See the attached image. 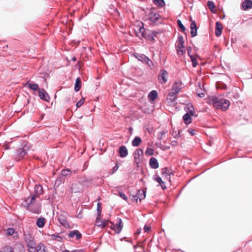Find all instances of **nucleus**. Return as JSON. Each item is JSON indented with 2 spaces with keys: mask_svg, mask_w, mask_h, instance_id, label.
Masks as SVG:
<instances>
[{
  "mask_svg": "<svg viewBox=\"0 0 252 252\" xmlns=\"http://www.w3.org/2000/svg\"><path fill=\"white\" fill-rule=\"evenodd\" d=\"M37 246H31L28 247V252H37V249H36Z\"/></svg>",
  "mask_w": 252,
  "mask_h": 252,
  "instance_id": "obj_41",
  "label": "nucleus"
},
{
  "mask_svg": "<svg viewBox=\"0 0 252 252\" xmlns=\"http://www.w3.org/2000/svg\"><path fill=\"white\" fill-rule=\"evenodd\" d=\"M140 233V230H137V231L136 232L137 234H139Z\"/></svg>",
  "mask_w": 252,
  "mask_h": 252,
  "instance_id": "obj_61",
  "label": "nucleus"
},
{
  "mask_svg": "<svg viewBox=\"0 0 252 252\" xmlns=\"http://www.w3.org/2000/svg\"><path fill=\"white\" fill-rule=\"evenodd\" d=\"M242 6L244 10L250 9L252 7V2L250 0H245L242 2Z\"/></svg>",
  "mask_w": 252,
  "mask_h": 252,
  "instance_id": "obj_21",
  "label": "nucleus"
},
{
  "mask_svg": "<svg viewBox=\"0 0 252 252\" xmlns=\"http://www.w3.org/2000/svg\"><path fill=\"white\" fill-rule=\"evenodd\" d=\"M97 216L98 217L100 216L101 212V207L100 203H97Z\"/></svg>",
  "mask_w": 252,
  "mask_h": 252,
  "instance_id": "obj_43",
  "label": "nucleus"
},
{
  "mask_svg": "<svg viewBox=\"0 0 252 252\" xmlns=\"http://www.w3.org/2000/svg\"><path fill=\"white\" fill-rule=\"evenodd\" d=\"M158 97V93L156 91H152L148 94L149 98L152 101L155 100Z\"/></svg>",
  "mask_w": 252,
  "mask_h": 252,
  "instance_id": "obj_26",
  "label": "nucleus"
},
{
  "mask_svg": "<svg viewBox=\"0 0 252 252\" xmlns=\"http://www.w3.org/2000/svg\"><path fill=\"white\" fill-rule=\"evenodd\" d=\"M153 1L158 6L162 7L165 5L164 0H153Z\"/></svg>",
  "mask_w": 252,
  "mask_h": 252,
  "instance_id": "obj_32",
  "label": "nucleus"
},
{
  "mask_svg": "<svg viewBox=\"0 0 252 252\" xmlns=\"http://www.w3.org/2000/svg\"><path fill=\"white\" fill-rule=\"evenodd\" d=\"M117 223L113 225V230L118 234L120 233L122 231L123 225L122 223V220L121 219L118 218L117 219Z\"/></svg>",
  "mask_w": 252,
  "mask_h": 252,
  "instance_id": "obj_10",
  "label": "nucleus"
},
{
  "mask_svg": "<svg viewBox=\"0 0 252 252\" xmlns=\"http://www.w3.org/2000/svg\"><path fill=\"white\" fill-rule=\"evenodd\" d=\"M210 103L217 109L226 111L230 106V103L228 100L221 98L215 96H212L209 100Z\"/></svg>",
  "mask_w": 252,
  "mask_h": 252,
  "instance_id": "obj_3",
  "label": "nucleus"
},
{
  "mask_svg": "<svg viewBox=\"0 0 252 252\" xmlns=\"http://www.w3.org/2000/svg\"><path fill=\"white\" fill-rule=\"evenodd\" d=\"M207 5H208V7L209 8V9H210V10L212 12H214V9L215 7L214 3L213 1L209 0L207 2Z\"/></svg>",
  "mask_w": 252,
  "mask_h": 252,
  "instance_id": "obj_34",
  "label": "nucleus"
},
{
  "mask_svg": "<svg viewBox=\"0 0 252 252\" xmlns=\"http://www.w3.org/2000/svg\"><path fill=\"white\" fill-rule=\"evenodd\" d=\"M15 232V229L13 228H9L7 229V234L9 236L12 235Z\"/></svg>",
  "mask_w": 252,
  "mask_h": 252,
  "instance_id": "obj_40",
  "label": "nucleus"
},
{
  "mask_svg": "<svg viewBox=\"0 0 252 252\" xmlns=\"http://www.w3.org/2000/svg\"><path fill=\"white\" fill-rule=\"evenodd\" d=\"M119 168V166L118 164H116L114 167L113 168V171L112 172V174H113L114 172H115L116 171L118 170Z\"/></svg>",
  "mask_w": 252,
  "mask_h": 252,
  "instance_id": "obj_52",
  "label": "nucleus"
},
{
  "mask_svg": "<svg viewBox=\"0 0 252 252\" xmlns=\"http://www.w3.org/2000/svg\"><path fill=\"white\" fill-rule=\"evenodd\" d=\"M43 190L42 187L40 185H36L34 187V194L31 197H29L26 201L27 203V207L31 212L39 214L40 213V207L39 204H34L36 197L43 193Z\"/></svg>",
  "mask_w": 252,
  "mask_h": 252,
  "instance_id": "obj_1",
  "label": "nucleus"
},
{
  "mask_svg": "<svg viewBox=\"0 0 252 252\" xmlns=\"http://www.w3.org/2000/svg\"><path fill=\"white\" fill-rule=\"evenodd\" d=\"M177 23L178 26L181 29L182 31L183 32H185L186 28L184 27V26L183 25V24L182 23V22L181 21V20H178L177 21Z\"/></svg>",
  "mask_w": 252,
  "mask_h": 252,
  "instance_id": "obj_37",
  "label": "nucleus"
},
{
  "mask_svg": "<svg viewBox=\"0 0 252 252\" xmlns=\"http://www.w3.org/2000/svg\"><path fill=\"white\" fill-rule=\"evenodd\" d=\"M68 237L70 238L75 237L76 240H78L82 237V234L78 230H75L70 231L68 234Z\"/></svg>",
  "mask_w": 252,
  "mask_h": 252,
  "instance_id": "obj_13",
  "label": "nucleus"
},
{
  "mask_svg": "<svg viewBox=\"0 0 252 252\" xmlns=\"http://www.w3.org/2000/svg\"><path fill=\"white\" fill-rule=\"evenodd\" d=\"M188 132L189 133H190L191 135H194L195 134V130L193 129H189Z\"/></svg>",
  "mask_w": 252,
  "mask_h": 252,
  "instance_id": "obj_51",
  "label": "nucleus"
},
{
  "mask_svg": "<svg viewBox=\"0 0 252 252\" xmlns=\"http://www.w3.org/2000/svg\"><path fill=\"white\" fill-rule=\"evenodd\" d=\"M147 61L145 63L149 66L151 67L152 66H153L154 64L152 61L150 60L149 58L146 59Z\"/></svg>",
  "mask_w": 252,
  "mask_h": 252,
  "instance_id": "obj_46",
  "label": "nucleus"
},
{
  "mask_svg": "<svg viewBox=\"0 0 252 252\" xmlns=\"http://www.w3.org/2000/svg\"><path fill=\"white\" fill-rule=\"evenodd\" d=\"M25 241L28 247L36 245L33 238L30 234L25 235Z\"/></svg>",
  "mask_w": 252,
  "mask_h": 252,
  "instance_id": "obj_11",
  "label": "nucleus"
},
{
  "mask_svg": "<svg viewBox=\"0 0 252 252\" xmlns=\"http://www.w3.org/2000/svg\"><path fill=\"white\" fill-rule=\"evenodd\" d=\"M71 173V171L70 169H66L64 170H63L62 171V175L63 176H67L68 175H70Z\"/></svg>",
  "mask_w": 252,
  "mask_h": 252,
  "instance_id": "obj_35",
  "label": "nucleus"
},
{
  "mask_svg": "<svg viewBox=\"0 0 252 252\" xmlns=\"http://www.w3.org/2000/svg\"><path fill=\"white\" fill-rule=\"evenodd\" d=\"M136 194L140 201L144 199L146 197V192L143 189L138 190Z\"/></svg>",
  "mask_w": 252,
  "mask_h": 252,
  "instance_id": "obj_25",
  "label": "nucleus"
},
{
  "mask_svg": "<svg viewBox=\"0 0 252 252\" xmlns=\"http://www.w3.org/2000/svg\"><path fill=\"white\" fill-rule=\"evenodd\" d=\"M119 196L122 198H123V199H124L126 201H127V197H126V196L125 194V193H123V192H120L119 193Z\"/></svg>",
  "mask_w": 252,
  "mask_h": 252,
  "instance_id": "obj_45",
  "label": "nucleus"
},
{
  "mask_svg": "<svg viewBox=\"0 0 252 252\" xmlns=\"http://www.w3.org/2000/svg\"><path fill=\"white\" fill-rule=\"evenodd\" d=\"M146 154L147 155H153V150L151 148H147L145 152Z\"/></svg>",
  "mask_w": 252,
  "mask_h": 252,
  "instance_id": "obj_44",
  "label": "nucleus"
},
{
  "mask_svg": "<svg viewBox=\"0 0 252 252\" xmlns=\"http://www.w3.org/2000/svg\"><path fill=\"white\" fill-rule=\"evenodd\" d=\"M0 252H23V249L21 246L15 247L13 249L10 246H5L1 249Z\"/></svg>",
  "mask_w": 252,
  "mask_h": 252,
  "instance_id": "obj_8",
  "label": "nucleus"
},
{
  "mask_svg": "<svg viewBox=\"0 0 252 252\" xmlns=\"http://www.w3.org/2000/svg\"><path fill=\"white\" fill-rule=\"evenodd\" d=\"M166 132L165 131H161L158 134V138L160 140L162 139L163 138V136L165 134Z\"/></svg>",
  "mask_w": 252,
  "mask_h": 252,
  "instance_id": "obj_48",
  "label": "nucleus"
},
{
  "mask_svg": "<svg viewBox=\"0 0 252 252\" xmlns=\"http://www.w3.org/2000/svg\"><path fill=\"white\" fill-rule=\"evenodd\" d=\"M222 26L221 23L217 22L216 23L215 34L217 36H220L221 34Z\"/></svg>",
  "mask_w": 252,
  "mask_h": 252,
  "instance_id": "obj_18",
  "label": "nucleus"
},
{
  "mask_svg": "<svg viewBox=\"0 0 252 252\" xmlns=\"http://www.w3.org/2000/svg\"><path fill=\"white\" fill-rule=\"evenodd\" d=\"M177 52L179 55H183L185 53V50H184V48H177Z\"/></svg>",
  "mask_w": 252,
  "mask_h": 252,
  "instance_id": "obj_49",
  "label": "nucleus"
},
{
  "mask_svg": "<svg viewBox=\"0 0 252 252\" xmlns=\"http://www.w3.org/2000/svg\"><path fill=\"white\" fill-rule=\"evenodd\" d=\"M136 35L141 38L143 37L148 40L152 41L154 40L155 34L152 31L146 30L144 27L143 22L137 21L134 29Z\"/></svg>",
  "mask_w": 252,
  "mask_h": 252,
  "instance_id": "obj_2",
  "label": "nucleus"
},
{
  "mask_svg": "<svg viewBox=\"0 0 252 252\" xmlns=\"http://www.w3.org/2000/svg\"><path fill=\"white\" fill-rule=\"evenodd\" d=\"M52 238L59 242H61L63 240L62 237L58 234H54L52 235Z\"/></svg>",
  "mask_w": 252,
  "mask_h": 252,
  "instance_id": "obj_36",
  "label": "nucleus"
},
{
  "mask_svg": "<svg viewBox=\"0 0 252 252\" xmlns=\"http://www.w3.org/2000/svg\"><path fill=\"white\" fill-rule=\"evenodd\" d=\"M143 154V151L141 149H136L133 153V158L137 164L141 161Z\"/></svg>",
  "mask_w": 252,
  "mask_h": 252,
  "instance_id": "obj_9",
  "label": "nucleus"
},
{
  "mask_svg": "<svg viewBox=\"0 0 252 252\" xmlns=\"http://www.w3.org/2000/svg\"><path fill=\"white\" fill-rule=\"evenodd\" d=\"M132 200H134V201H135L136 202H137V201L139 199L137 197V194L136 195H133L132 196V198H131Z\"/></svg>",
  "mask_w": 252,
  "mask_h": 252,
  "instance_id": "obj_54",
  "label": "nucleus"
},
{
  "mask_svg": "<svg viewBox=\"0 0 252 252\" xmlns=\"http://www.w3.org/2000/svg\"><path fill=\"white\" fill-rule=\"evenodd\" d=\"M156 181H157L158 183H159V184H160L161 185H162L161 184H162V183H163V182L162 181L161 178L160 177H157V178L156 179ZM162 186V187L163 188V186Z\"/></svg>",
  "mask_w": 252,
  "mask_h": 252,
  "instance_id": "obj_50",
  "label": "nucleus"
},
{
  "mask_svg": "<svg viewBox=\"0 0 252 252\" xmlns=\"http://www.w3.org/2000/svg\"><path fill=\"white\" fill-rule=\"evenodd\" d=\"M9 146H8V145H6V146H5V149H9Z\"/></svg>",
  "mask_w": 252,
  "mask_h": 252,
  "instance_id": "obj_62",
  "label": "nucleus"
},
{
  "mask_svg": "<svg viewBox=\"0 0 252 252\" xmlns=\"http://www.w3.org/2000/svg\"><path fill=\"white\" fill-rule=\"evenodd\" d=\"M190 33L192 37H194L197 35V29L196 23L194 21H192L190 24Z\"/></svg>",
  "mask_w": 252,
  "mask_h": 252,
  "instance_id": "obj_15",
  "label": "nucleus"
},
{
  "mask_svg": "<svg viewBox=\"0 0 252 252\" xmlns=\"http://www.w3.org/2000/svg\"><path fill=\"white\" fill-rule=\"evenodd\" d=\"M177 144V141H173L172 142V143H171V145H173V146H175Z\"/></svg>",
  "mask_w": 252,
  "mask_h": 252,
  "instance_id": "obj_57",
  "label": "nucleus"
},
{
  "mask_svg": "<svg viewBox=\"0 0 252 252\" xmlns=\"http://www.w3.org/2000/svg\"><path fill=\"white\" fill-rule=\"evenodd\" d=\"M177 48H184V40L182 36L180 35L178 36V40L177 42Z\"/></svg>",
  "mask_w": 252,
  "mask_h": 252,
  "instance_id": "obj_23",
  "label": "nucleus"
},
{
  "mask_svg": "<svg viewBox=\"0 0 252 252\" xmlns=\"http://www.w3.org/2000/svg\"><path fill=\"white\" fill-rule=\"evenodd\" d=\"M173 136L175 138H178L179 137V132H178V133L173 134Z\"/></svg>",
  "mask_w": 252,
  "mask_h": 252,
  "instance_id": "obj_56",
  "label": "nucleus"
},
{
  "mask_svg": "<svg viewBox=\"0 0 252 252\" xmlns=\"http://www.w3.org/2000/svg\"><path fill=\"white\" fill-rule=\"evenodd\" d=\"M71 252H84L82 250H74Z\"/></svg>",
  "mask_w": 252,
  "mask_h": 252,
  "instance_id": "obj_58",
  "label": "nucleus"
},
{
  "mask_svg": "<svg viewBox=\"0 0 252 252\" xmlns=\"http://www.w3.org/2000/svg\"><path fill=\"white\" fill-rule=\"evenodd\" d=\"M177 94V93L173 91L170 93L168 94V96H169V99L171 100V101H174L176 97Z\"/></svg>",
  "mask_w": 252,
  "mask_h": 252,
  "instance_id": "obj_33",
  "label": "nucleus"
},
{
  "mask_svg": "<svg viewBox=\"0 0 252 252\" xmlns=\"http://www.w3.org/2000/svg\"><path fill=\"white\" fill-rule=\"evenodd\" d=\"M63 252H69L68 250H65Z\"/></svg>",
  "mask_w": 252,
  "mask_h": 252,
  "instance_id": "obj_63",
  "label": "nucleus"
},
{
  "mask_svg": "<svg viewBox=\"0 0 252 252\" xmlns=\"http://www.w3.org/2000/svg\"><path fill=\"white\" fill-rule=\"evenodd\" d=\"M119 153L121 158H125L128 155V151L126 147L125 146H122L119 148Z\"/></svg>",
  "mask_w": 252,
  "mask_h": 252,
  "instance_id": "obj_16",
  "label": "nucleus"
},
{
  "mask_svg": "<svg viewBox=\"0 0 252 252\" xmlns=\"http://www.w3.org/2000/svg\"><path fill=\"white\" fill-rule=\"evenodd\" d=\"M188 109H189V111L188 113H189L190 115V116H193L194 115V108L192 105H190V106H189Z\"/></svg>",
  "mask_w": 252,
  "mask_h": 252,
  "instance_id": "obj_39",
  "label": "nucleus"
},
{
  "mask_svg": "<svg viewBox=\"0 0 252 252\" xmlns=\"http://www.w3.org/2000/svg\"><path fill=\"white\" fill-rule=\"evenodd\" d=\"M135 57L140 61L142 62V63H146L147 61L146 59H148L149 58L147 57L146 56H145L144 54H137L135 56Z\"/></svg>",
  "mask_w": 252,
  "mask_h": 252,
  "instance_id": "obj_29",
  "label": "nucleus"
},
{
  "mask_svg": "<svg viewBox=\"0 0 252 252\" xmlns=\"http://www.w3.org/2000/svg\"><path fill=\"white\" fill-rule=\"evenodd\" d=\"M68 214L66 212H62L58 215V220L60 223L65 228H70V224L67 221Z\"/></svg>",
  "mask_w": 252,
  "mask_h": 252,
  "instance_id": "obj_5",
  "label": "nucleus"
},
{
  "mask_svg": "<svg viewBox=\"0 0 252 252\" xmlns=\"http://www.w3.org/2000/svg\"><path fill=\"white\" fill-rule=\"evenodd\" d=\"M182 85V83L180 81L175 82L172 87V91L178 94L181 89Z\"/></svg>",
  "mask_w": 252,
  "mask_h": 252,
  "instance_id": "obj_17",
  "label": "nucleus"
},
{
  "mask_svg": "<svg viewBox=\"0 0 252 252\" xmlns=\"http://www.w3.org/2000/svg\"><path fill=\"white\" fill-rule=\"evenodd\" d=\"M183 119L186 124H189L191 123V118L189 113L185 114L183 116Z\"/></svg>",
  "mask_w": 252,
  "mask_h": 252,
  "instance_id": "obj_31",
  "label": "nucleus"
},
{
  "mask_svg": "<svg viewBox=\"0 0 252 252\" xmlns=\"http://www.w3.org/2000/svg\"><path fill=\"white\" fill-rule=\"evenodd\" d=\"M142 142V140L139 137H135L132 141V145L134 147L138 146Z\"/></svg>",
  "mask_w": 252,
  "mask_h": 252,
  "instance_id": "obj_27",
  "label": "nucleus"
},
{
  "mask_svg": "<svg viewBox=\"0 0 252 252\" xmlns=\"http://www.w3.org/2000/svg\"><path fill=\"white\" fill-rule=\"evenodd\" d=\"M151 226L149 225H145L144 227V230L145 232L148 233L151 230Z\"/></svg>",
  "mask_w": 252,
  "mask_h": 252,
  "instance_id": "obj_47",
  "label": "nucleus"
},
{
  "mask_svg": "<svg viewBox=\"0 0 252 252\" xmlns=\"http://www.w3.org/2000/svg\"><path fill=\"white\" fill-rule=\"evenodd\" d=\"M108 222V221L106 220H102L100 219V217H98L97 216V217L96 219V223L95 225L97 226H98L100 228H104L106 226L107 223Z\"/></svg>",
  "mask_w": 252,
  "mask_h": 252,
  "instance_id": "obj_14",
  "label": "nucleus"
},
{
  "mask_svg": "<svg viewBox=\"0 0 252 252\" xmlns=\"http://www.w3.org/2000/svg\"><path fill=\"white\" fill-rule=\"evenodd\" d=\"M37 252H47L45 246L42 244L39 243L36 246Z\"/></svg>",
  "mask_w": 252,
  "mask_h": 252,
  "instance_id": "obj_28",
  "label": "nucleus"
},
{
  "mask_svg": "<svg viewBox=\"0 0 252 252\" xmlns=\"http://www.w3.org/2000/svg\"><path fill=\"white\" fill-rule=\"evenodd\" d=\"M26 86L29 87L30 89L33 90V91H38V85L37 84L35 83H32L30 82H28L26 85Z\"/></svg>",
  "mask_w": 252,
  "mask_h": 252,
  "instance_id": "obj_24",
  "label": "nucleus"
},
{
  "mask_svg": "<svg viewBox=\"0 0 252 252\" xmlns=\"http://www.w3.org/2000/svg\"><path fill=\"white\" fill-rule=\"evenodd\" d=\"M166 174V172L165 171H163L162 175H163L164 174Z\"/></svg>",
  "mask_w": 252,
  "mask_h": 252,
  "instance_id": "obj_60",
  "label": "nucleus"
},
{
  "mask_svg": "<svg viewBox=\"0 0 252 252\" xmlns=\"http://www.w3.org/2000/svg\"><path fill=\"white\" fill-rule=\"evenodd\" d=\"M190 58L192 62V64L193 67H195L197 64V60H196L195 57H194V56H190Z\"/></svg>",
  "mask_w": 252,
  "mask_h": 252,
  "instance_id": "obj_38",
  "label": "nucleus"
},
{
  "mask_svg": "<svg viewBox=\"0 0 252 252\" xmlns=\"http://www.w3.org/2000/svg\"><path fill=\"white\" fill-rule=\"evenodd\" d=\"M150 165L153 169H157L158 167V163L157 159L155 158H151L150 159Z\"/></svg>",
  "mask_w": 252,
  "mask_h": 252,
  "instance_id": "obj_20",
  "label": "nucleus"
},
{
  "mask_svg": "<svg viewBox=\"0 0 252 252\" xmlns=\"http://www.w3.org/2000/svg\"><path fill=\"white\" fill-rule=\"evenodd\" d=\"M84 102H85L84 98L81 99L79 101H78L77 102V103H76V107L77 108L80 107V106H81L83 104Z\"/></svg>",
  "mask_w": 252,
  "mask_h": 252,
  "instance_id": "obj_42",
  "label": "nucleus"
},
{
  "mask_svg": "<svg viewBox=\"0 0 252 252\" xmlns=\"http://www.w3.org/2000/svg\"><path fill=\"white\" fill-rule=\"evenodd\" d=\"M81 81L80 78H77L76 79L75 86H74V90L75 92H78L80 90L81 88Z\"/></svg>",
  "mask_w": 252,
  "mask_h": 252,
  "instance_id": "obj_30",
  "label": "nucleus"
},
{
  "mask_svg": "<svg viewBox=\"0 0 252 252\" xmlns=\"http://www.w3.org/2000/svg\"><path fill=\"white\" fill-rule=\"evenodd\" d=\"M73 61H75V60H76L75 58H73Z\"/></svg>",
  "mask_w": 252,
  "mask_h": 252,
  "instance_id": "obj_64",
  "label": "nucleus"
},
{
  "mask_svg": "<svg viewBox=\"0 0 252 252\" xmlns=\"http://www.w3.org/2000/svg\"><path fill=\"white\" fill-rule=\"evenodd\" d=\"M38 96L41 99L46 101H49L50 99L48 93L43 89L38 90Z\"/></svg>",
  "mask_w": 252,
  "mask_h": 252,
  "instance_id": "obj_12",
  "label": "nucleus"
},
{
  "mask_svg": "<svg viewBox=\"0 0 252 252\" xmlns=\"http://www.w3.org/2000/svg\"><path fill=\"white\" fill-rule=\"evenodd\" d=\"M71 189L72 192L74 193L80 192L82 190L81 184L80 183H75L72 184Z\"/></svg>",
  "mask_w": 252,
  "mask_h": 252,
  "instance_id": "obj_19",
  "label": "nucleus"
},
{
  "mask_svg": "<svg viewBox=\"0 0 252 252\" xmlns=\"http://www.w3.org/2000/svg\"><path fill=\"white\" fill-rule=\"evenodd\" d=\"M46 220L45 218L40 217L37 219L36 224L39 228H43L45 224Z\"/></svg>",
  "mask_w": 252,
  "mask_h": 252,
  "instance_id": "obj_22",
  "label": "nucleus"
},
{
  "mask_svg": "<svg viewBox=\"0 0 252 252\" xmlns=\"http://www.w3.org/2000/svg\"><path fill=\"white\" fill-rule=\"evenodd\" d=\"M147 19L151 22L155 23L160 18L159 13L155 12L153 10H150L147 15Z\"/></svg>",
  "mask_w": 252,
  "mask_h": 252,
  "instance_id": "obj_6",
  "label": "nucleus"
},
{
  "mask_svg": "<svg viewBox=\"0 0 252 252\" xmlns=\"http://www.w3.org/2000/svg\"><path fill=\"white\" fill-rule=\"evenodd\" d=\"M197 94L200 97H204L205 96V94L203 93L198 94Z\"/></svg>",
  "mask_w": 252,
  "mask_h": 252,
  "instance_id": "obj_55",
  "label": "nucleus"
},
{
  "mask_svg": "<svg viewBox=\"0 0 252 252\" xmlns=\"http://www.w3.org/2000/svg\"><path fill=\"white\" fill-rule=\"evenodd\" d=\"M30 150V146L27 144L25 145L23 148L18 149L15 155V158L18 161L22 159L24 156L28 154Z\"/></svg>",
  "mask_w": 252,
  "mask_h": 252,
  "instance_id": "obj_4",
  "label": "nucleus"
},
{
  "mask_svg": "<svg viewBox=\"0 0 252 252\" xmlns=\"http://www.w3.org/2000/svg\"><path fill=\"white\" fill-rule=\"evenodd\" d=\"M168 73L164 69L160 70L158 79L160 84H164L167 81Z\"/></svg>",
  "mask_w": 252,
  "mask_h": 252,
  "instance_id": "obj_7",
  "label": "nucleus"
},
{
  "mask_svg": "<svg viewBox=\"0 0 252 252\" xmlns=\"http://www.w3.org/2000/svg\"><path fill=\"white\" fill-rule=\"evenodd\" d=\"M110 223L111 224V226H110V228H111V229L113 230V228H114L113 227V225H115V224L113 222H111Z\"/></svg>",
  "mask_w": 252,
  "mask_h": 252,
  "instance_id": "obj_59",
  "label": "nucleus"
},
{
  "mask_svg": "<svg viewBox=\"0 0 252 252\" xmlns=\"http://www.w3.org/2000/svg\"><path fill=\"white\" fill-rule=\"evenodd\" d=\"M187 52L188 55L190 57V56L192 55H191V48L190 46L187 47Z\"/></svg>",
  "mask_w": 252,
  "mask_h": 252,
  "instance_id": "obj_53",
  "label": "nucleus"
}]
</instances>
